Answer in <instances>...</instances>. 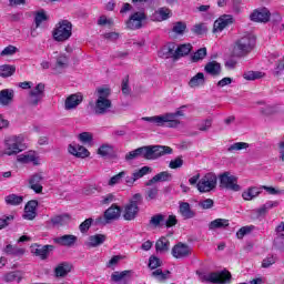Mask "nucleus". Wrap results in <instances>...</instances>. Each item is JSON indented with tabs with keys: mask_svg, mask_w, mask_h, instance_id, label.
Returning <instances> with one entry per match:
<instances>
[{
	"mask_svg": "<svg viewBox=\"0 0 284 284\" xmlns=\"http://www.w3.org/2000/svg\"><path fill=\"white\" fill-rule=\"evenodd\" d=\"M172 152H174V150L170 146L145 145L126 153L125 161H134V159H139V156L145 161H156V159H161V156H165L166 154H172Z\"/></svg>",
	"mask_w": 284,
	"mask_h": 284,
	"instance_id": "obj_1",
	"label": "nucleus"
},
{
	"mask_svg": "<svg viewBox=\"0 0 284 284\" xmlns=\"http://www.w3.org/2000/svg\"><path fill=\"white\" fill-rule=\"evenodd\" d=\"M176 116H183V111L179 110L174 113H165L163 115L144 116L142 121L154 123L158 128H179L181 121Z\"/></svg>",
	"mask_w": 284,
	"mask_h": 284,
	"instance_id": "obj_2",
	"label": "nucleus"
},
{
	"mask_svg": "<svg viewBox=\"0 0 284 284\" xmlns=\"http://www.w3.org/2000/svg\"><path fill=\"white\" fill-rule=\"evenodd\" d=\"M98 99L95 100L94 113L98 115L108 114L110 108H112V100L110 94L112 93L109 88H98Z\"/></svg>",
	"mask_w": 284,
	"mask_h": 284,
	"instance_id": "obj_3",
	"label": "nucleus"
},
{
	"mask_svg": "<svg viewBox=\"0 0 284 284\" xmlns=\"http://www.w3.org/2000/svg\"><path fill=\"white\" fill-rule=\"evenodd\" d=\"M255 43L256 40H254L252 36H243L242 38L235 41L233 47V55L237 57L239 59L247 57V54H250V52L254 50Z\"/></svg>",
	"mask_w": 284,
	"mask_h": 284,
	"instance_id": "obj_4",
	"label": "nucleus"
},
{
	"mask_svg": "<svg viewBox=\"0 0 284 284\" xmlns=\"http://www.w3.org/2000/svg\"><path fill=\"white\" fill-rule=\"evenodd\" d=\"M52 37L58 43H63L72 37V22L70 20H60L52 31Z\"/></svg>",
	"mask_w": 284,
	"mask_h": 284,
	"instance_id": "obj_5",
	"label": "nucleus"
},
{
	"mask_svg": "<svg viewBox=\"0 0 284 284\" xmlns=\"http://www.w3.org/2000/svg\"><path fill=\"white\" fill-rule=\"evenodd\" d=\"M201 283L227 284L232 281V273L227 270L200 275Z\"/></svg>",
	"mask_w": 284,
	"mask_h": 284,
	"instance_id": "obj_6",
	"label": "nucleus"
},
{
	"mask_svg": "<svg viewBox=\"0 0 284 284\" xmlns=\"http://www.w3.org/2000/svg\"><path fill=\"white\" fill-rule=\"evenodd\" d=\"M143 203L141 193H135L130 202L124 206L123 219L124 221H134L139 215V205Z\"/></svg>",
	"mask_w": 284,
	"mask_h": 284,
	"instance_id": "obj_7",
	"label": "nucleus"
},
{
	"mask_svg": "<svg viewBox=\"0 0 284 284\" xmlns=\"http://www.w3.org/2000/svg\"><path fill=\"white\" fill-rule=\"evenodd\" d=\"M23 145L21 144V138L17 135L9 136L4 140V150L2 156H16L20 152H23Z\"/></svg>",
	"mask_w": 284,
	"mask_h": 284,
	"instance_id": "obj_8",
	"label": "nucleus"
},
{
	"mask_svg": "<svg viewBox=\"0 0 284 284\" xmlns=\"http://www.w3.org/2000/svg\"><path fill=\"white\" fill-rule=\"evenodd\" d=\"M219 183V176L215 173L209 172L206 173L196 184V187L201 194H205L207 192H212L216 190V185Z\"/></svg>",
	"mask_w": 284,
	"mask_h": 284,
	"instance_id": "obj_9",
	"label": "nucleus"
},
{
	"mask_svg": "<svg viewBox=\"0 0 284 284\" xmlns=\"http://www.w3.org/2000/svg\"><path fill=\"white\" fill-rule=\"evenodd\" d=\"M220 187L224 190H232V192H241V185H239V178L231 175L230 172L220 174Z\"/></svg>",
	"mask_w": 284,
	"mask_h": 284,
	"instance_id": "obj_10",
	"label": "nucleus"
},
{
	"mask_svg": "<svg viewBox=\"0 0 284 284\" xmlns=\"http://www.w3.org/2000/svg\"><path fill=\"white\" fill-rule=\"evenodd\" d=\"M121 217V206L116 204H112L108 210L104 211V217H97V225H105L110 223V221H116Z\"/></svg>",
	"mask_w": 284,
	"mask_h": 284,
	"instance_id": "obj_11",
	"label": "nucleus"
},
{
	"mask_svg": "<svg viewBox=\"0 0 284 284\" xmlns=\"http://www.w3.org/2000/svg\"><path fill=\"white\" fill-rule=\"evenodd\" d=\"M45 97V84L40 82L29 92V105L37 108Z\"/></svg>",
	"mask_w": 284,
	"mask_h": 284,
	"instance_id": "obj_12",
	"label": "nucleus"
},
{
	"mask_svg": "<svg viewBox=\"0 0 284 284\" xmlns=\"http://www.w3.org/2000/svg\"><path fill=\"white\" fill-rule=\"evenodd\" d=\"M171 254L173 258H178V260L187 258L192 256V247H190V245L183 242H179L172 247Z\"/></svg>",
	"mask_w": 284,
	"mask_h": 284,
	"instance_id": "obj_13",
	"label": "nucleus"
},
{
	"mask_svg": "<svg viewBox=\"0 0 284 284\" xmlns=\"http://www.w3.org/2000/svg\"><path fill=\"white\" fill-rule=\"evenodd\" d=\"M145 19H148L145 12H134L126 21V28H129V30H141V28H143V21H145Z\"/></svg>",
	"mask_w": 284,
	"mask_h": 284,
	"instance_id": "obj_14",
	"label": "nucleus"
},
{
	"mask_svg": "<svg viewBox=\"0 0 284 284\" xmlns=\"http://www.w3.org/2000/svg\"><path fill=\"white\" fill-rule=\"evenodd\" d=\"M270 17H272V13L270 12V9L263 7L260 9H255L251 16V21H254L255 23H267L270 21Z\"/></svg>",
	"mask_w": 284,
	"mask_h": 284,
	"instance_id": "obj_15",
	"label": "nucleus"
},
{
	"mask_svg": "<svg viewBox=\"0 0 284 284\" xmlns=\"http://www.w3.org/2000/svg\"><path fill=\"white\" fill-rule=\"evenodd\" d=\"M54 250V245H39V244H33L31 246V254H33L34 256H39V258H41V261H45L48 260V256H50V252H52Z\"/></svg>",
	"mask_w": 284,
	"mask_h": 284,
	"instance_id": "obj_16",
	"label": "nucleus"
},
{
	"mask_svg": "<svg viewBox=\"0 0 284 284\" xmlns=\"http://www.w3.org/2000/svg\"><path fill=\"white\" fill-rule=\"evenodd\" d=\"M234 23V17L230 14L221 16L217 20L214 21L213 30L214 32H223L225 28H230Z\"/></svg>",
	"mask_w": 284,
	"mask_h": 284,
	"instance_id": "obj_17",
	"label": "nucleus"
},
{
	"mask_svg": "<svg viewBox=\"0 0 284 284\" xmlns=\"http://www.w3.org/2000/svg\"><path fill=\"white\" fill-rule=\"evenodd\" d=\"M43 181V173H34L29 179V187L30 190H33L36 194H43V184L41 182Z\"/></svg>",
	"mask_w": 284,
	"mask_h": 284,
	"instance_id": "obj_18",
	"label": "nucleus"
},
{
	"mask_svg": "<svg viewBox=\"0 0 284 284\" xmlns=\"http://www.w3.org/2000/svg\"><path fill=\"white\" fill-rule=\"evenodd\" d=\"M39 206V201L31 200L24 206L23 219L26 221H34L37 219V207Z\"/></svg>",
	"mask_w": 284,
	"mask_h": 284,
	"instance_id": "obj_19",
	"label": "nucleus"
},
{
	"mask_svg": "<svg viewBox=\"0 0 284 284\" xmlns=\"http://www.w3.org/2000/svg\"><path fill=\"white\" fill-rule=\"evenodd\" d=\"M77 241V235L72 234H65L53 239V243H55V245H61L62 247H72Z\"/></svg>",
	"mask_w": 284,
	"mask_h": 284,
	"instance_id": "obj_20",
	"label": "nucleus"
},
{
	"mask_svg": "<svg viewBox=\"0 0 284 284\" xmlns=\"http://www.w3.org/2000/svg\"><path fill=\"white\" fill-rule=\"evenodd\" d=\"M81 103H83V94L74 93L65 99L64 108L65 110H74V108L81 105Z\"/></svg>",
	"mask_w": 284,
	"mask_h": 284,
	"instance_id": "obj_21",
	"label": "nucleus"
},
{
	"mask_svg": "<svg viewBox=\"0 0 284 284\" xmlns=\"http://www.w3.org/2000/svg\"><path fill=\"white\" fill-rule=\"evenodd\" d=\"M172 181V174L168 171H162L155 174L151 180L145 182L146 187L154 185V183H165Z\"/></svg>",
	"mask_w": 284,
	"mask_h": 284,
	"instance_id": "obj_22",
	"label": "nucleus"
},
{
	"mask_svg": "<svg viewBox=\"0 0 284 284\" xmlns=\"http://www.w3.org/2000/svg\"><path fill=\"white\" fill-rule=\"evenodd\" d=\"M179 212L184 221L194 219V216H196V211L192 210V206H190V203L187 202H180Z\"/></svg>",
	"mask_w": 284,
	"mask_h": 284,
	"instance_id": "obj_23",
	"label": "nucleus"
},
{
	"mask_svg": "<svg viewBox=\"0 0 284 284\" xmlns=\"http://www.w3.org/2000/svg\"><path fill=\"white\" fill-rule=\"evenodd\" d=\"M68 150L73 156H77L78 159H85L90 156V151H88L85 146L79 144H70Z\"/></svg>",
	"mask_w": 284,
	"mask_h": 284,
	"instance_id": "obj_24",
	"label": "nucleus"
},
{
	"mask_svg": "<svg viewBox=\"0 0 284 284\" xmlns=\"http://www.w3.org/2000/svg\"><path fill=\"white\" fill-rule=\"evenodd\" d=\"M72 221V216L68 213L54 215L51 217V223L54 227H63Z\"/></svg>",
	"mask_w": 284,
	"mask_h": 284,
	"instance_id": "obj_25",
	"label": "nucleus"
},
{
	"mask_svg": "<svg viewBox=\"0 0 284 284\" xmlns=\"http://www.w3.org/2000/svg\"><path fill=\"white\" fill-rule=\"evenodd\" d=\"M12 101H14V92L9 89L0 91V105H2V108H8V105L12 104Z\"/></svg>",
	"mask_w": 284,
	"mask_h": 284,
	"instance_id": "obj_26",
	"label": "nucleus"
},
{
	"mask_svg": "<svg viewBox=\"0 0 284 284\" xmlns=\"http://www.w3.org/2000/svg\"><path fill=\"white\" fill-rule=\"evenodd\" d=\"M221 70V63L215 60L207 62L204 67L205 73L211 74V77H220Z\"/></svg>",
	"mask_w": 284,
	"mask_h": 284,
	"instance_id": "obj_27",
	"label": "nucleus"
},
{
	"mask_svg": "<svg viewBox=\"0 0 284 284\" xmlns=\"http://www.w3.org/2000/svg\"><path fill=\"white\" fill-rule=\"evenodd\" d=\"M72 272V267L68 262L60 263L55 268H54V276L57 278H63L68 276Z\"/></svg>",
	"mask_w": 284,
	"mask_h": 284,
	"instance_id": "obj_28",
	"label": "nucleus"
},
{
	"mask_svg": "<svg viewBox=\"0 0 284 284\" xmlns=\"http://www.w3.org/2000/svg\"><path fill=\"white\" fill-rule=\"evenodd\" d=\"M108 237L104 234H95L89 236V241L85 243L87 247H99V245H103Z\"/></svg>",
	"mask_w": 284,
	"mask_h": 284,
	"instance_id": "obj_29",
	"label": "nucleus"
},
{
	"mask_svg": "<svg viewBox=\"0 0 284 284\" xmlns=\"http://www.w3.org/2000/svg\"><path fill=\"white\" fill-rule=\"evenodd\" d=\"M160 54L163 59H173L174 61V54H176V44L168 43L162 48Z\"/></svg>",
	"mask_w": 284,
	"mask_h": 284,
	"instance_id": "obj_30",
	"label": "nucleus"
},
{
	"mask_svg": "<svg viewBox=\"0 0 284 284\" xmlns=\"http://www.w3.org/2000/svg\"><path fill=\"white\" fill-rule=\"evenodd\" d=\"M205 85V74L203 72L196 73L189 81V88H203Z\"/></svg>",
	"mask_w": 284,
	"mask_h": 284,
	"instance_id": "obj_31",
	"label": "nucleus"
},
{
	"mask_svg": "<svg viewBox=\"0 0 284 284\" xmlns=\"http://www.w3.org/2000/svg\"><path fill=\"white\" fill-rule=\"evenodd\" d=\"M192 48L193 47L190 43L180 44L175 49L174 61H179V59H181V57H187V54H190V52H192Z\"/></svg>",
	"mask_w": 284,
	"mask_h": 284,
	"instance_id": "obj_32",
	"label": "nucleus"
},
{
	"mask_svg": "<svg viewBox=\"0 0 284 284\" xmlns=\"http://www.w3.org/2000/svg\"><path fill=\"white\" fill-rule=\"evenodd\" d=\"M225 227H230V220L227 219H215L209 224V230H225Z\"/></svg>",
	"mask_w": 284,
	"mask_h": 284,
	"instance_id": "obj_33",
	"label": "nucleus"
},
{
	"mask_svg": "<svg viewBox=\"0 0 284 284\" xmlns=\"http://www.w3.org/2000/svg\"><path fill=\"white\" fill-rule=\"evenodd\" d=\"M4 254H8L9 256H23L26 254V248H21L17 245L8 244L3 248Z\"/></svg>",
	"mask_w": 284,
	"mask_h": 284,
	"instance_id": "obj_34",
	"label": "nucleus"
},
{
	"mask_svg": "<svg viewBox=\"0 0 284 284\" xmlns=\"http://www.w3.org/2000/svg\"><path fill=\"white\" fill-rule=\"evenodd\" d=\"M70 63V59L65 53L60 54L55 58V67L54 70H65Z\"/></svg>",
	"mask_w": 284,
	"mask_h": 284,
	"instance_id": "obj_35",
	"label": "nucleus"
},
{
	"mask_svg": "<svg viewBox=\"0 0 284 284\" xmlns=\"http://www.w3.org/2000/svg\"><path fill=\"white\" fill-rule=\"evenodd\" d=\"M170 9L160 8L153 13V21H168L170 19Z\"/></svg>",
	"mask_w": 284,
	"mask_h": 284,
	"instance_id": "obj_36",
	"label": "nucleus"
},
{
	"mask_svg": "<svg viewBox=\"0 0 284 284\" xmlns=\"http://www.w3.org/2000/svg\"><path fill=\"white\" fill-rule=\"evenodd\" d=\"M17 72V67L12 64H2L0 65V77L2 79H8V77H12Z\"/></svg>",
	"mask_w": 284,
	"mask_h": 284,
	"instance_id": "obj_37",
	"label": "nucleus"
},
{
	"mask_svg": "<svg viewBox=\"0 0 284 284\" xmlns=\"http://www.w3.org/2000/svg\"><path fill=\"white\" fill-rule=\"evenodd\" d=\"M258 194H261V190L256 186H251L242 193V199H244V201H252V199H256Z\"/></svg>",
	"mask_w": 284,
	"mask_h": 284,
	"instance_id": "obj_38",
	"label": "nucleus"
},
{
	"mask_svg": "<svg viewBox=\"0 0 284 284\" xmlns=\"http://www.w3.org/2000/svg\"><path fill=\"white\" fill-rule=\"evenodd\" d=\"M50 17H48V13H45V10L41 9L34 13V23L36 28H40L41 23L44 21H48Z\"/></svg>",
	"mask_w": 284,
	"mask_h": 284,
	"instance_id": "obj_39",
	"label": "nucleus"
},
{
	"mask_svg": "<svg viewBox=\"0 0 284 284\" xmlns=\"http://www.w3.org/2000/svg\"><path fill=\"white\" fill-rule=\"evenodd\" d=\"M156 252H168L170 250V240L168 237H160L155 243Z\"/></svg>",
	"mask_w": 284,
	"mask_h": 284,
	"instance_id": "obj_40",
	"label": "nucleus"
},
{
	"mask_svg": "<svg viewBox=\"0 0 284 284\" xmlns=\"http://www.w3.org/2000/svg\"><path fill=\"white\" fill-rule=\"evenodd\" d=\"M128 276H130V271H115L111 275V281H113V283H121V281H125Z\"/></svg>",
	"mask_w": 284,
	"mask_h": 284,
	"instance_id": "obj_41",
	"label": "nucleus"
},
{
	"mask_svg": "<svg viewBox=\"0 0 284 284\" xmlns=\"http://www.w3.org/2000/svg\"><path fill=\"white\" fill-rule=\"evenodd\" d=\"M205 57H207V48L204 47L194 52L191 60L193 63H199V61H203Z\"/></svg>",
	"mask_w": 284,
	"mask_h": 284,
	"instance_id": "obj_42",
	"label": "nucleus"
},
{
	"mask_svg": "<svg viewBox=\"0 0 284 284\" xmlns=\"http://www.w3.org/2000/svg\"><path fill=\"white\" fill-rule=\"evenodd\" d=\"M6 203L7 205H21L23 203V196L17 195V194H10L6 196Z\"/></svg>",
	"mask_w": 284,
	"mask_h": 284,
	"instance_id": "obj_43",
	"label": "nucleus"
},
{
	"mask_svg": "<svg viewBox=\"0 0 284 284\" xmlns=\"http://www.w3.org/2000/svg\"><path fill=\"white\" fill-rule=\"evenodd\" d=\"M152 172V168L150 166H142L140 170H136L132 173L133 180L136 182L139 179H143L146 174Z\"/></svg>",
	"mask_w": 284,
	"mask_h": 284,
	"instance_id": "obj_44",
	"label": "nucleus"
},
{
	"mask_svg": "<svg viewBox=\"0 0 284 284\" xmlns=\"http://www.w3.org/2000/svg\"><path fill=\"white\" fill-rule=\"evenodd\" d=\"M265 74L260 71H246L243 74V79L246 81H256V79H263Z\"/></svg>",
	"mask_w": 284,
	"mask_h": 284,
	"instance_id": "obj_45",
	"label": "nucleus"
},
{
	"mask_svg": "<svg viewBox=\"0 0 284 284\" xmlns=\"http://www.w3.org/2000/svg\"><path fill=\"white\" fill-rule=\"evenodd\" d=\"M185 30H187V24L183 21H178L175 23H173V29L172 31L175 34H184Z\"/></svg>",
	"mask_w": 284,
	"mask_h": 284,
	"instance_id": "obj_46",
	"label": "nucleus"
},
{
	"mask_svg": "<svg viewBox=\"0 0 284 284\" xmlns=\"http://www.w3.org/2000/svg\"><path fill=\"white\" fill-rule=\"evenodd\" d=\"M274 206H276V203L266 202L263 206L256 210L257 216H265V214H267V212H270Z\"/></svg>",
	"mask_w": 284,
	"mask_h": 284,
	"instance_id": "obj_47",
	"label": "nucleus"
},
{
	"mask_svg": "<svg viewBox=\"0 0 284 284\" xmlns=\"http://www.w3.org/2000/svg\"><path fill=\"white\" fill-rule=\"evenodd\" d=\"M165 221V215L159 213L151 217L150 225H153V227H161V223Z\"/></svg>",
	"mask_w": 284,
	"mask_h": 284,
	"instance_id": "obj_48",
	"label": "nucleus"
},
{
	"mask_svg": "<svg viewBox=\"0 0 284 284\" xmlns=\"http://www.w3.org/2000/svg\"><path fill=\"white\" fill-rule=\"evenodd\" d=\"M247 148H250V144L246 142H235L227 150L229 152H239L241 150H247Z\"/></svg>",
	"mask_w": 284,
	"mask_h": 284,
	"instance_id": "obj_49",
	"label": "nucleus"
},
{
	"mask_svg": "<svg viewBox=\"0 0 284 284\" xmlns=\"http://www.w3.org/2000/svg\"><path fill=\"white\" fill-rule=\"evenodd\" d=\"M254 230V225L250 226H242L237 232H236V239L243 240V237L246 234H251V232Z\"/></svg>",
	"mask_w": 284,
	"mask_h": 284,
	"instance_id": "obj_50",
	"label": "nucleus"
},
{
	"mask_svg": "<svg viewBox=\"0 0 284 284\" xmlns=\"http://www.w3.org/2000/svg\"><path fill=\"white\" fill-rule=\"evenodd\" d=\"M123 179H125V171H121L120 173L113 175L110 180H109V185H116L119 183H121V181H123Z\"/></svg>",
	"mask_w": 284,
	"mask_h": 284,
	"instance_id": "obj_51",
	"label": "nucleus"
},
{
	"mask_svg": "<svg viewBox=\"0 0 284 284\" xmlns=\"http://www.w3.org/2000/svg\"><path fill=\"white\" fill-rule=\"evenodd\" d=\"M92 223H94V220L92 217L87 219L79 225V230L82 234H85L92 227Z\"/></svg>",
	"mask_w": 284,
	"mask_h": 284,
	"instance_id": "obj_52",
	"label": "nucleus"
},
{
	"mask_svg": "<svg viewBox=\"0 0 284 284\" xmlns=\"http://www.w3.org/2000/svg\"><path fill=\"white\" fill-rule=\"evenodd\" d=\"M261 113L264 114V116H272V114H278V106L267 105L261 109Z\"/></svg>",
	"mask_w": 284,
	"mask_h": 284,
	"instance_id": "obj_53",
	"label": "nucleus"
},
{
	"mask_svg": "<svg viewBox=\"0 0 284 284\" xmlns=\"http://www.w3.org/2000/svg\"><path fill=\"white\" fill-rule=\"evenodd\" d=\"M112 146H110V144H103L98 149V154H100V156H110V154H112Z\"/></svg>",
	"mask_w": 284,
	"mask_h": 284,
	"instance_id": "obj_54",
	"label": "nucleus"
},
{
	"mask_svg": "<svg viewBox=\"0 0 284 284\" xmlns=\"http://www.w3.org/2000/svg\"><path fill=\"white\" fill-rule=\"evenodd\" d=\"M232 6H233L234 12H236V14H241L245 6V0H232Z\"/></svg>",
	"mask_w": 284,
	"mask_h": 284,
	"instance_id": "obj_55",
	"label": "nucleus"
},
{
	"mask_svg": "<svg viewBox=\"0 0 284 284\" xmlns=\"http://www.w3.org/2000/svg\"><path fill=\"white\" fill-rule=\"evenodd\" d=\"M149 267L150 270H158V267H161V258L151 255L149 258Z\"/></svg>",
	"mask_w": 284,
	"mask_h": 284,
	"instance_id": "obj_56",
	"label": "nucleus"
},
{
	"mask_svg": "<svg viewBox=\"0 0 284 284\" xmlns=\"http://www.w3.org/2000/svg\"><path fill=\"white\" fill-rule=\"evenodd\" d=\"M169 168H171V170H179V168H183V156H178L172 160Z\"/></svg>",
	"mask_w": 284,
	"mask_h": 284,
	"instance_id": "obj_57",
	"label": "nucleus"
},
{
	"mask_svg": "<svg viewBox=\"0 0 284 284\" xmlns=\"http://www.w3.org/2000/svg\"><path fill=\"white\" fill-rule=\"evenodd\" d=\"M159 196V187L154 186L146 190V201H154Z\"/></svg>",
	"mask_w": 284,
	"mask_h": 284,
	"instance_id": "obj_58",
	"label": "nucleus"
},
{
	"mask_svg": "<svg viewBox=\"0 0 284 284\" xmlns=\"http://www.w3.org/2000/svg\"><path fill=\"white\" fill-rule=\"evenodd\" d=\"M98 26H114V19L106 16H100L98 19Z\"/></svg>",
	"mask_w": 284,
	"mask_h": 284,
	"instance_id": "obj_59",
	"label": "nucleus"
},
{
	"mask_svg": "<svg viewBox=\"0 0 284 284\" xmlns=\"http://www.w3.org/2000/svg\"><path fill=\"white\" fill-rule=\"evenodd\" d=\"M12 54H17V47L12 44L6 47L1 52V57H12Z\"/></svg>",
	"mask_w": 284,
	"mask_h": 284,
	"instance_id": "obj_60",
	"label": "nucleus"
},
{
	"mask_svg": "<svg viewBox=\"0 0 284 284\" xmlns=\"http://www.w3.org/2000/svg\"><path fill=\"white\" fill-rule=\"evenodd\" d=\"M131 89H130V75H126L122 80V93L123 94H130Z\"/></svg>",
	"mask_w": 284,
	"mask_h": 284,
	"instance_id": "obj_61",
	"label": "nucleus"
},
{
	"mask_svg": "<svg viewBox=\"0 0 284 284\" xmlns=\"http://www.w3.org/2000/svg\"><path fill=\"white\" fill-rule=\"evenodd\" d=\"M199 205L202 207V210H212L214 207V200L206 199L199 203Z\"/></svg>",
	"mask_w": 284,
	"mask_h": 284,
	"instance_id": "obj_62",
	"label": "nucleus"
},
{
	"mask_svg": "<svg viewBox=\"0 0 284 284\" xmlns=\"http://www.w3.org/2000/svg\"><path fill=\"white\" fill-rule=\"evenodd\" d=\"M79 139L82 143H91L92 141V133L90 132H82L79 134Z\"/></svg>",
	"mask_w": 284,
	"mask_h": 284,
	"instance_id": "obj_63",
	"label": "nucleus"
},
{
	"mask_svg": "<svg viewBox=\"0 0 284 284\" xmlns=\"http://www.w3.org/2000/svg\"><path fill=\"white\" fill-rule=\"evenodd\" d=\"M179 223L176 215H169L168 220L165 221V227H174Z\"/></svg>",
	"mask_w": 284,
	"mask_h": 284,
	"instance_id": "obj_64",
	"label": "nucleus"
}]
</instances>
